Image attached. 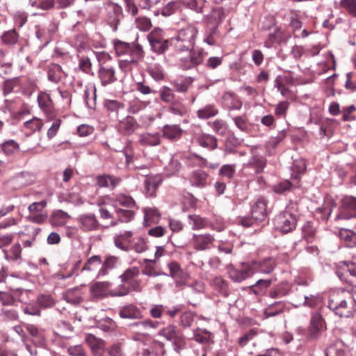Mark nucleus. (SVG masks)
<instances>
[{
    "instance_id": "10",
    "label": "nucleus",
    "mask_w": 356,
    "mask_h": 356,
    "mask_svg": "<svg viewBox=\"0 0 356 356\" xmlns=\"http://www.w3.org/2000/svg\"><path fill=\"white\" fill-rule=\"evenodd\" d=\"M46 205L47 202L44 200L31 204L28 208L30 213L27 217L28 220L38 224L44 222L47 218V214L43 212Z\"/></svg>"
},
{
    "instance_id": "39",
    "label": "nucleus",
    "mask_w": 356,
    "mask_h": 356,
    "mask_svg": "<svg viewBox=\"0 0 356 356\" xmlns=\"http://www.w3.org/2000/svg\"><path fill=\"white\" fill-rule=\"evenodd\" d=\"M42 119L34 117L32 119L24 122V129L30 131L31 133L40 131L43 127Z\"/></svg>"
},
{
    "instance_id": "47",
    "label": "nucleus",
    "mask_w": 356,
    "mask_h": 356,
    "mask_svg": "<svg viewBox=\"0 0 356 356\" xmlns=\"http://www.w3.org/2000/svg\"><path fill=\"white\" fill-rule=\"evenodd\" d=\"M195 340L200 343H207L211 339V334L206 330L197 329L194 332Z\"/></svg>"
},
{
    "instance_id": "40",
    "label": "nucleus",
    "mask_w": 356,
    "mask_h": 356,
    "mask_svg": "<svg viewBox=\"0 0 356 356\" xmlns=\"http://www.w3.org/2000/svg\"><path fill=\"white\" fill-rule=\"evenodd\" d=\"M144 225L145 226H149L151 223L157 222L160 216L159 211L154 208L144 209Z\"/></svg>"
},
{
    "instance_id": "57",
    "label": "nucleus",
    "mask_w": 356,
    "mask_h": 356,
    "mask_svg": "<svg viewBox=\"0 0 356 356\" xmlns=\"http://www.w3.org/2000/svg\"><path fill=\"white\" fill-rule=\"evenodd\" d=\"M115 211L121 222H129L134 216V212L130 209H116Z\"/></svg>"
},
{
    "instance_id": "58",
    "label": "nucleus",
    "mask_w": 356,
    "mask_h": 356,
    "mask_svg": "<svg viewBox=\"0 0 356 356\" xmlns=\"http://www.w3.org/2000/svg\"><path fill=\"white\" fill-rule=\"evenodd\" d=\"M340 6L350 15L356 17V0H341Z\"/></svg>"
},
{
    "instance_id": "1",
    "label": "nucleus",
    "mask_w": 356,
    "mask_h": 356,
    "mask_svg": "<svg viewBox=\"0 0 356 356\" xmlns=\"http://www.w3.org/2000/svg\"><path fill=\"white\" fill-rule=\"evenodd\" d=\"M328 307L340 317L350 318L356 314V300L347 291L332 293Z\"/></svg>"
},
{
    "instance_id": "37",
    "label": "nucleus",
    "mask_w": 356,
    "mask_h": 356,
    "mask_svg": "<svg viewBox=\"0 0 356 356\" xmlns=\"http://www.w3.org/2000/svg\"><path fill=\"white\" fill-rule=\"evenodd\" d=\"M140 274V269L138 267L133 266L127 268L122 275L120 276V279L122 283H129L132 280H135L136 277Z\"/></svg>"
},
{
    "instance_id": "23",
    "label": "nucleus",
    "mask_w": 356,
    "mask_h": 356,
    "mask_svg": "<svg viewBox=\"0 0 356 356\" xmlns=\"http://www.w3.org/2000/svg\"><path fill=\"white\" fill-rule=\"evenodd\" d=\"M132 236L133 233L131 231H125L123 233L116 234L114 236V243L115 246L120 250L124 251L128 250L129 248L124 245V242L129 243H131Z\"/></svg>"
},
{
    "instance_id": "35",
    "label": "nucleus",
    "mask_w": 356,
    "mask_h": 356,
    "mask_svg": "<svg viewBox=\"0 0 356 356\" xmlns=\"http://www.w3.org/2000/svg\"><path fill=\"white\" fill-rule=\"evenodd\" d=\"M139 141L143 145L155 146L160 143L161 139L158 134L145 133L140 135Z\"/></svg>"
},
{
    "instance_id": "18",
    "label": "nucleus",
    "mask_w": 356,
    "mask_h": 356,
    "mask_svg": "<svg viewBox=\"0 0 356 356\" xmlns=\"http://www.w3.org/2000/svg\"><path fill=\"white\" fill-rule=\"evenodd\" d=\"M63 296L66 302L72 305H79L83 301V292L79 287L67 289Z\"/></svg>"
},
{
    "instance_id": "62",
    "label": "nucleus",
    "mask_w": 356,
    "mask_h": 356,
    "mask_svg": "<svg viewBox=\"0 0 356 356\" xmlns=\"http://www.w3.org/2000/svg\"><path fill=\"white\" fill-rule=\"evenodd\" d=\"M325 355L326 356H343L344 350L340 343H336L331 345L327 348Z\"/></svg>"
},
{
    "instance_id": "19",
    "label": "nucleus",
    "mask_w": 356,
    "mask_h": 356,
    "mask_svg": "<svg viewBox=\"0 0 356 356\" xmlns=\"http://www.w3.org/2000/svg\"><path fill=\"white\" fill-rule=\"evenodd\" d=\"M87 344L91 348L92 352L95 354H102L105 348L104 341L99 338H97L93 334H88L85 339Z\"/></svg>"
},
{
    "instance_id": "32",
    "label": "nucleus",
    "mask_w": 356,
    "mask_h": 356,
    "mask_svg": "<svg viewBox=\"0 0 356 356\" xmlns=\"http://www.w3.org/2000/svg\"><path fill=\"white\" fill-rule=\"evenodd\" d=\"M62 69L60 65L52 63L48 66V79L52 82L58 83L62 78Z\"/></svg>"
},
{
    "instance_id": "46",
    "label": "nucleus",
    "mask_w": 356,
    "mask_h": 356,
    "mask_svg": "<svg viewBox=\"0 0 356 356\" xmlns=\"http://www.w3.org/2000/svg\"><path fill=\"white\" fill-rule=\"evenodd\" d=\"M270 280H259L251 286V291L257 295L262 294L265 292V290L270 286Z\"/></svg>"
},
{
    "instance_id": "11",
    "label": "nucleus",
    "mask_w": 356,
    "mask_h": 356,
    "mask_svg": "<svg viewBox=\"0 0 356 356\" xmlns=\"http://www.w3.org/2000/svg\"><path fill=\"white\" fill-rule=\"evenodd\" d=\"M323 330V319L321 315L317 312L313 313L308 327L307 338L310 341L316 340L320 337Z\"/></svg>"
},
{
    "instance_id": "64",
    "label": "nucleus",
    "mask_w": 356,
    "mask_h": 356,
    "mask_svg": "<svg viewBox=\"0 0 356 356\" xmlns=\"http://www.w3.org/2000/svg\"><path fill=\"white\" fill-rule=\"evenodd\" d=\"M236 171V166L234 164L223 165L220 169V175L228 179L233 177Z\"/></svg>"
},
{
    "instance_id": "26",
    "label": "nucleus",
    "mask_w": 356,
    "mask_h": 356,
    "mask_svg": "<svg viewBox=\"0 0 356 356\" xmlns=\"http://www.w3.org/2000/svg\"><path fill=\"white\" fill-rule=\"evenodd\" d=\"M320 301V298L318 296H300V299L298 300H293L292 302V304L295 306V307H300L301 305H305V306H307V307H315L316 305L318 304Z\"/></svg>"
},
{
    "instance_id": "14",
    "label": "nucleus",
    "mask_w": 356,
    "mask_h": 356,
    "mask_svg": "<svg viewBox=\"0 0 356 356\" xmlns=\"http://www.w3.org/2000/svg\"><path fill=\"white\" fill-rule=\"evenodd\" d=\"M111 284L109 282H97L90 287L92 298L102 299L110 296Z\"/></svg>"
},
{
    "instance_id": "17",
    "label": "nucleus",
    "mask_w": 356,
    "mask_h": 356,
    "mask_svg": "<svg viewBox=\"0 0 356 356\" xmlns=\"http://www.w3.org/2000/svg\"><path fill=\"white\" fill-rule=\"evenodd\" d=\"M254 273V270L248 266H243L241 269H236L235 268H230L228 273L229 277L236 282H240Z\"/></svg>"
},
{
    "instance_id": "12",
    "label": "nucleus",
    "mask_w": 356,
    "mask_h": 356,
    "mask_svg": "<svg viewBox=\"0 0 356 356\" xmlns=\"http://www.w3.org/2000/svg\"><path fill=\"white\" fill-rule=\"evenodd\" d=\"M214 241V237L210 234H195L191 238V243L197 251L209 249Z\"/></svg>"
},
{
    "instance_id": "9",
    "label": "nucleus",
    "mask_w": 356,
    "mask_h": 356,
    "mask_svg": "<svg viewBox=\"0 0 356 356\" xmlns=\"http://www.w3.org/2000/svg\"><path fill=\"white\" fill-rule=\"evenodd\" d=\"M37 101L39 108L45 115L47 122H50L57 116V112L54 107L53 102L49 94L44 92H40L38 95Z\"/></svg>"
},
{
    "instance_id": "27",
    "label": "nucleus",
    "mask_w": 356,
    "mask_h": 356,
    "mask_svg": "<svg viewBox=\"0 0 356 356\" xmlns=\"http://www.w3.org/2000/svg\"><path fill=\"white\" fill-rule=\"evenodd\" d=\"M285 303L282 301L275 302L269 305L264 309V315L266 318L275 316L284 312Z\"/></svg>"
},
{
    "instance_id": "3",
    "label": "nucleus",
    "mask_w": 356,
    "mask_h": 356,
    "mask_svg": "<svg viewBox=\"0 0 356 356\" xmlns=\"http://www.w3.org/2000/svg\"><path fill=\"white\" fill-rule=\"evenodd\" d=\"M115 51L118 56H128L120 63V67H123L127 63H137L143 57V50L141 45L129 44L122 41H117L114 44Z\"/></svg>"
},
{
    "instance_id": "45",
    "label": "nucleus",
    "mask_w": 356,
    "mask_h": 356,
    "mask_svg": "<svg viewBox=\"0 0 356 356\" xmlns=\"http://www.w3.org/2000/svg\"><path fill=\"white\" fill-rule=\"evenodd\" d=\"M179 331L175 326L169 325L159 331V335L171 341Z\"/></svg>"
},
{
    "instance_id": "49",
    "label": "nucleus",
    "mask_w": 356,
    "mask_h": 356,
    "mask_svg": "<svg viewBox=\"0 0 356 356\" xmlns=\"http://www.w3.org/2000/svg\"><path fill=\"white\" fill-rule=\"evenodd\" d=\"M136 27L141 31H147L152 26L151 20L143 16H139L135 19Z\"/></svg>"
},
{
    "instance_id": "53",
    "label": "nucleus",
    "mask_w": 356,
    "mask_h": 356,
    "mask_svg": "<svg viewBox=\"0 0 356 356\" xmlns=\"http://www.w3.org/2000/svg\"><path fill=\"white\" fill-rule=\"evenodd\" d=\"M217 26H208L207 30L205 32L204 37V42L208 44L209 45H214L216 44V40L214 39V36L217 33Z\"/></svg>"
},
{
    "instance_id": "13",
    "label": "nucleus",
    "mask_w": 356,
    "mask_h": 356,
    "mask_svg": "<svg viewBox=\"0 0 356 356\" xmlns=\"http://www.w3.org/2000/svg\"><path fill=\"white\" fill-rule=\"evenodd\" d=\"M170 275L175 279L177 286H182L186 284L188 276L181 269L180 265L175 261H170L168 264Z\"/></svg>"
},
{
    "instance_id": "42",
    "label": "nucleus",
    "mask_w": 356,
    "mask_h": 356,
    "mask_svg": "<svg viewBox=\"0 0 356 356\" xmlns=\"http://www.w3.org/2000/svg\"><path fill=\"white\" fill-rule=\"evenodd\" d=\"M341 229L340 237L347 242H356V237L353 233V229L350 228L349 222H346L345 225L337 226Z\"/></svg>"
},
{
    "instance_id": "15",
    "label": "nucleus",
    "mask_w": 356,
    "mask_h": 356,
    "mask_svg": "<svg viewBox=\"0 0 356 356\" xmlns=\"http://www.w3.org/2000/svg\"><path fill=\"white\" fill-rule=\"evenodd\" d=\"M252 217L256 222L264 221L267 217L266 203L263 199H259L252 209Z\"/></svg>"
},
{
    "instance_id": "28",
    "label": "nucleus",
    "mask_w": 356,
    "mask_h": 356,
    "mask_svg": "<svg viewBox=\"0 0 356 356\" xmlns=\"http://www.w3.org/2000/svg\"><path fill=\"white\" fill-rule=\"evenodd\" d=\"M120 181L119 178L111 175H103L97 177V184L99 187H115Z\"/></svg>"
},
{
    "instance_id": "61",
    "label": "nucleus",
    "mask_w": 356,
    "mask_h": 356,
    "mask_svg": "<svg viewBox=\"0 0 356 356\" xmlns=\"http://www.w3.org/2000/svg\"><path fill=\"white\" fill-rule=\"evenodd\" d=\"M129 293V288L122 283L118 286L110 291V296L111 297H120L128 295Z\"/></svg>"
},
{
    "instance_id": "59",
    "label": "nucleus",
    "mask_w": 356,
    "mask_h": 356,
    "mask_svg": "<svg viewBox=\"0 0 356 356\" xmlns=\"http://www.w3.org/2000/svg\"><path fill=\"white\" fill-rule=\"evenodd\" d=\"M37 302L43 308L51 307L55 304L54 300L50 295H40L37 298Z\"/></svg>"
},
{
    "instance_id": "60",
    "label": "nucleus",
    "mask_w": 356,
    "mask_h": 356,
    "mask_svg": "<svg viewBox=\"0 0 356 356\" xmlns=\"http://www.w3.org/2000/svg\"><path fill=\"white\" fill-rule=\"evenodd\" d=\"M95 92L96 89L95 87L91 89L86 88L84 90L83 97L86 101V104L89 108H92L95 105V100L96 97Z\"/></svg>"
},
{
    "instance_id": "16",
    "label": "nucleus",
    "mask_w": 356,
    "mask_h": 356,
    "mask_svg": "<svg viewBox=\"0 0 356 356\" xmlns=\"http://www.w3.org/2000/svg\"><path fill=\"white\" fill-rule=\"evenodd\" d=\"M143 175L146 176V179L145 180V188L147 192V194L152 197L155 195L156 191L159 186V184L162 181V177L160 175H148L145 174H142Z\"/></svg>"
},
{
    "instance_id": "8",
    "label": "nucleus",
    "mask_w": 356,
    "mask_h": 356,
    "mask_svg": "<svg viewBox=\"0 0 356 356\" xmlns=\"http://www.w3.org/2000/svg\"><path fill=\"white\" fill-rule=\"evenodd\" d=\"M152 50L159 54L164 53L168 48V40L165 39L163 30L156 28L147 35Z\"/></svg>"
},
{
    "instance_id": "24",
    "label": "nucleus",
    "mask_w": 356,
    "mask_h": 356,
    "mask_svg": "<svg viewBox=\"0 0 356 356\" xmlns=\"http://www.w3.org/2000/svg\"><path fill=\"white\" fill-rule=\"evenodd\" d=\"M102 266V259L99 255H94L88 258L84 264L81 271H88L90 273H97Z\"/></svg>"
},
{
    "instance_id": "56",
    "label": "nucleus",
    "mask_w": 356,
    "mask_h": 356,
    "mask_svg": "<svg viewBox=\"0 0 356 356\" xmlns=\"http://www.w3.org/2000/svg\"><path fill=\"white\" fill-rule=\"evenodd\" d=\"M138 331H145L149 328H156L159 325V322L153 321L152 320H146L139 321L134 325Z\"/></svg>"
},
{
    "instance_id": "41",
    "label": "nucleus",
    "mask_w": 356,
    "mask_h": 356,
    "mask_svg": "<svg viewBox=\"0 0 356 356\" xmlns=\"http://www.w3.org/2000/svg\"><path fill=\"white\" fill-rule=\"evenodd\" d=\"M114 202L115 204H118L124 207H127L129 209L134 208L136 207V202L133 200V198L129 195H126L124 194H118L114 198Z\"/></svg>"
},
{
    "instance_id": "2",
    "label": "nucleus",
    "mask_w": 356,
    "mask_h": 356,
    "mask_svg": "<svg viewBox=\"0 0 356 356\" xmlns=\"http://www.w3.org/2000/svg\"><path fill=\"white\" fill-rule=\"evenodd\" d=\"M355 218H356V197L345 196L340 201L334 222L336 226H342Z\"/></svg>"
},
{
    "instance_id": "25",
    "label": "nucleus",
    "mask_w": 356,
    "mask_h": 356,
    "mask_svg": "<svg viewBox=\"0 0 356 356\" xmlns=\"http://www.w3.org/2000/svg\"><path fill=\"white\" fill-rule=\"evenodd\" d=\"M223 104L230 109L239 110L241 106V102L238 99L236 95L232 92H226L222 95Z\"/></svg>"
},
{
    "instance_id": "5",
    "label": "nucleus",
    "mask_w": 356,
    "mask_h": 356,
    "mask_svg": "<svg viewBox=\"0 0 356 356\" xmlns=\"http://www.w3.org/2000/svg\"><path fill=\"white\" fill-rule=\"evenodd\" d=\"M96 57L99 62V67L98 70V77L101 81L102 86H106L117 80L114 67L108 65H104L103 60H110V56L106 52H99L96 54Z\"/></svg>"
},
{
    "instance_id": "43",
    "label": "nucleus",
    "mask_w": 356,
    "mask_h": 356,
    "mask_svg": "<svg viewBox=\"0 0 356 356\" xmlns=\"http://www.w3.org/2000/svg\"><path fill=\"white\" fill-rule=\"evenodd\" d=\"M197 142L199 145L203 147L213 149L217 147V141L216 138L210 135L204 134L199 136Z\"/></svg>"
},
{
    "instance_id": "52",
    "label": "nucleus",
    "mask_w": 356,
    "mask_h": 356,
    "mask_svg": "<svg viewBox=\"0 0 356 356\" xmlns=\"http://www.w3.org/2000/svg\"><path fill=\"white\" fill-rule=\"evenodd\" d=\"M211 127L216 133L222 136L225 135L228 131L227 124L222 120L213 121L211 123Z\"/></svg>"
},
{
    "instance_id": "51",
    "label": "nucleus",
    "mask_w": 356,
    "mask_h": 356,
    "mask_svg": "<svg viewBox=\"0 0 356 356\" xmlns=\"http://www.w3.org/2000/svg\"><path fill=\"white\" fill-rule=\"evenodd\" d=\"M181 2L178 1H173L168 3L162 9V15L164 16H170L181 7Z\"/></svg>"
},
{
    "instance_id": "34",
    "label": "nucleus",
    "mask_w": 356,
    "mask_h": 356,
    "mask_svg": "<svg viewBox=\"0 0 356 356\" xmlns=\"http://www.w3.org/2000/svg\"><path fill=\"white\" fill-rule=\"evenodd\" d=\"M188 224L191 226L193 230L204 229L207 226L206 218L198 215H189L188 216Z\"/></svg>"
},
{
    "instance_id": "21",
    "label": "nucleus",
    "mask_w": 356,
    "mask_h": 356,
    "mask_svg": "<svg viewBox=\"0 0 356 356\" xmlns=\"http://www.w3.org/2000/svg\"><path fill=\"white\" fill-rule=\"evenodd\" d=\"M225 17V12L222 8H213L211 13L206 16L207 26H218Z\"/></svg>"
},
{
    "instance_id": "55",
    "label": "nucleus",
    "mask_w": 356,
    "mask_h": 356,
    "mask_svg": "<svg viewBox=\"0 0 356 356\" xmlns=\"http://www.w3.org/2000/svg\"><path fill=\"white\" fill-rule=\"evenodd\" d=\"M171 341L172 342L174 349L177 352H179L180 350H183L186 346L185 337L180 331Z\"/></svg>"
},
{
    "instance_id": "6",
    "label": "nucleus",
    "mask_w": 356,
    "mask_h": 356,
    "mask_svg": "<svg viewBox=\"0 0 356 356\" xmlns=\"http://www.w3.org/2000/svg\"><path fill=\"white\" fill-rule=\"evenodd\" d=\"M335 268L336 273L341 281L356 285V263L341 261L336 264Z\"/></svg>"
},
{
    "instance_id": "22",
    "label": "nucleus",
    "mask_w": 356,
    "mask_h": 356,
    "mask_svg": "<svg viewBox=\"0 0 356 356\" xmlns=\"http://www.w3.org/2000/svg\"><path fill=\"white\" fill-rule=\"evenodd\" d=\"M117 262L118 258L116 257L110 256L106 257L104 262L102 261V266L97 272L96 278L108 275V272L115 267Z\"/></svg>"
},
{
    "instance_id": "29",
    "label": "nucleus",
    "mask_w": 356,
    "mask_h": 356,
    "mask_svg": "<svg viewBox=\"0 0 356 356\" xmlns=\"http://www.w3.org/2000/svg\"><path fill=\"white\" fill-rule=\"evenodd\" d=\"M138 127L136 120L131 116L127 117L120 123V129L124 134H132Z\"/></svg>"
},
{
    "instance_id": "44",
    "label": "nucleus",
    "mask_w": 356,
    "mask_h": 356,
    "mask_svg": "<svg viewBox=\"0 0 356 356\" xmlns=\"http://www.w3.org/2000/svg\"><path fill=\"white\" fill-rule=\"evenodd\" d=\"M265 165V159L262 156L257 155H253L247 164L248 166L255 168L257 173L261 172L264 168Z\"/></svg>"
},
{
    "instance_id": "4",
    "label": "nucleus",
    "mask_w": 356,
    "mask_h": 356,
    "mask_svg": "<svg viewBox=\"0 0 356 356\" xmlns=\"http://www.w3.org/2000/svg\"><path fill=\"white\" fill-rule=\"evenodd\" d=\"M197 29L188 26L180 30L177 35L172 39V43L178 51L191 50L195 44Z\"/></svg>"
},
{
    "instance_id": "63",
    "label": "nucleus",
    "mask_w": 356,
    "mask_h": 356,
    "mask_svg": "<svg viewBox=\"0 0 356 356\" xmlns=\"http://www.w3.org/2000/svg\"><path fill=\"white\" fill-rule=\"evenodd\" d=\"M170 108L173 114L180 116L186 115L188 112L186 106L178 102H173Z\"/></svg>"
},
{
    "instance_id": "48",
    "label": "nucleus",
    "mask_w": 356,
    "mask_h": 356,
    "mask_svg": "<svg viewBox=\"0 0 356 356\" xmlns=\"http://www.w3.org/2000/svg\"><path fill=\"white\" fill-rule=\"evenodd\" d=\"M26 330L34 338L35 343L42 345L44 341V337L38 328L34 325L29 324L26 326Z\"/></svg>"
},
{
    "instance_id": "54",
    "label": "nucleus",
    "mask_w": 356,
    "mask_h": 356,
    "mask_svg": "<svg viewBox=\"0 0 356 356\" xmlns=\"http://www.w3.org/2000/svg\"><path fill=\"white\" fill-rule=\"evenodd\" d=\"M51 121H53L51 125L47 130V136L49 139H52L54 137H55L58 133V131L60 129V124H61V120L60 118H56V116L54 118V120H51Z\"/></svg>"
},
{
    "instance_id": "7",
    "label": "nucleus",
    "mask_w": 356,
    "mask_h": 356,
    "mask_svg": "<svg viewBox=\"0 0 356 356\" xmlns=\"http://www.w3.org/2000/svg\"><path fill=\"white\" fill-rule=\"evenodd\" d=\"M275 227L283 233H289L293 230L296 226V215L289 210L279 213L274 218Z\"/></svg>"
},
{
    "instance_id": "36",
    "label": "nucleus",
    "mask_w": 356,
    "mask_h": 356,
    "mask_svg": "<svg viewBox=\"0 0 356 356\" xmlns=\"http://www.w3.org/2000/svg\"><path fill=\"white\" fill-rule=\"evenodd\" d=\"M207 175L202 170H196L192 172L190 177V182L193 186L202 187L205 185Z\"/></svg>"
},
{
    "instance_id": "30",
    "label": "nucleus",
    "mask_w": 356,
    "mask_h": 356,
    "mask_svg": "<svg viewBox=\"0 0 356 356\" xmlns=\"http://www.w3.org/2000/svg\"><path fill=\"white\" fill-rule=\"evenodd\" d=\"M80 222L86 230H94L97 229L99 225L95 216L91 213L81 216Z\"/></svg>"
},
{
    "instance_id": "31",
    "label": "nucleus",
    "mask_w": 356,
    "mask_h": 356,
    "mask_svg": "<svg viewBox=\"0 0 356 356\" xmlns=\"http://www.w3.org/2000/svg\"><path fill=\"white\" fill-rule=\"evenodd\" d=\"M122 318H137L140 316V310L134 305H129L122 307L119 312Z\"/></svg>"
},
{
    "instance_id": "38",
    "label": "nucleus",
    "mask_w": 356,
    "mask_h": 356,
    "mask_svg": "<svg viewBox=\"0 0 356 356\" xmlns=\"http://www.w3.org/2000/svg\"><path fill=\"white\" fill-rule=\"evenodd\" d=\"M203 59V52L200 51L191 52L189 54V61L184 65V70H188L200 64Z\"/></svg>"
},
{
    "instance_id": "33",
    "label": "nucleus",
    "mask_w": 356,
    "mask_h": 356,
    "mask_svg": "<svg viewBox=\"0 0 356 356\" xmlns=\"http://www.w3.org/2000/svg\"><path fill=\"white\" fill-rule=\"evenodd\" d=\"M218 113V110L216 106L208 104L200 108L197 111V116L200 119H208L214 117Z\"/></svg>"
},
{
    "instance_id": "50",
    "label": "nucleus",
    "mask_w": 356,
    "mask_h": 356,
    "mask_svg": "<svg viewBox=\"0 0 356 356\" xmlns=\"http://www.w3.org/2000/svg\"><path fill=\"white\" fill-rule=\"evenodd\" d=\"M144 264H145L142 270V274L144 275H147L149 277H156L159 275V273L156 271L154 266L149 264V263H155V259H145L143 260Z\"/></svg>"
},
{
    "instance_id": "20",
    "label": "nucleus",
    "mask_w": 356,
    "mask_h": 356,
    "mask_svg": "<svg viewBox=\"0 0 356 356\" xmlns=\"http://www.w3.org/2000/svg\"><path fill=\"white\" fill-rule=\"evenodd\" d=\"M183 129L177 124H166L163 128V136L170 140H177L182 135Z\"/></svg>"
}]
</instances>
